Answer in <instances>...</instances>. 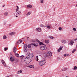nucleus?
<instances>
[{
	"instance_id": "obj_10",
	"label": "nucleus",
	"mask_w": 77,
	"mask_h": 77,
	"mask_svg": "<svg viewBox=\"0 0 77 77\" xmlns=\"http://www.w3.org/2000/svg\"><path fill=\"white\" fill-rule=\"evenodd\" d=\"M74 43V42L73 40H71L70 41L69 44L70 45H72Z\"/></svg>"
},
{
	"instance_id": "obj_36",
	"label": "nucleus",
	"mask_w": 77,
	"mask_h": 77,
	"mask_svg": "<svg viewBox=\"0 0 77 77\" xmlns=\"http://www.w3.org/2000/svg\"><path fill=\"white\" fill-rule=\"evenodd\" d=\"M59 30H62V27H60L59 28Z\"/></svg>"
},
{
	"instance_id": "obj_15",
	"label": "nucleus",
	"mask_w": 77,
	"mask_h": 77,
	"mask_svg": "<svg viewBox=\"0 0 77 77\" xmlns=\"http://www.w3.org/2000/svg\"><path fill=\"white\" fill-rule=\"evenodd\" d=\"M2 62L3 65L4 66H5V65H6V63H5V61H4L3 60H2Z\"/></svg>"
},
{
	"instance_id": "obj_28",
	"label": "nucleus",
	"mask_w": 77,
	"mask_h": 77,
	"mask_svg": "<svg viewBox=\"0 0 77 77\" xmlns=\"http://www.w3.org/2000/svg\"><path fill=\"white\" fill-rule=\"evenodd\" d=\"M8 47H5L4 48V51H6V50H8Z\"/></svg>"
},
{
	"instance_id": "obj_13",
	"label": "nucleus",
	"mask_w": 77,
	"mask_h": 77,
	"mask_svg": "<svg viewBox=\"0 0 77 77\" xmlns=\"http://www.w3.org/2000/svg\"><path fill=\"white\" fill-rule=\"evenodd\" d=\"M14 53H16L17 51V48H14L13 49V50Z\"/></svg>"
},
{
	"instance_id": "obj_8",
	"label": "nucleus",
	"mask_w": 77,
	"mask_h": 77,
	"mask_svg": "<svg viewBox=\"0 0 77 77\" xmlns=\"http://www.w3.org/2000/svg\"><path fill=\"white\" fill-rule=\"evenodd\" d=\"M16 14L17 15H19L21 14V11H16Z\"/></svg>"
},
{
	"instance_id": "obj_1",
	"label": "nucleus",
	"mask_w": 77,
	"mask_h": 77,
	"mask_svg": "<svg viewBox=\"0 0 77 77\" xmlns=\"http://www.w3.org/2000/svg\"><path fill=\"white\" fill-rule=\"evenodd\" d=\"M33 57V54L32 53H30L28 54L25 59V62L27 64H28L30 63V62L32 61V58Z\"/></svg>"
},
{
	"instance_id": "obj_43",
	"label": "nucleus",
	"mask_w": 77,
	"mask_h": 77,
	"mask_svg": "<svg viewBox=\"0 0 77 77\" xmlns=\"http://www.w3.org/2000/svg\"><path fill=\"white\" fill-rule=\"evenodd\" d=\"M44 27H47V25H46Z\"/></svg>"
},
{
	"instance_id": "obj_48",
	"label": "nucleus",
	"mask_w": 77,
	"mask_h": 77,
	"mask_svg": "<svg viewBox=\"0 0 77 77\" xmlns=\"http://www.w3.org/2000/svg\"><path fill=\"white\" fill-rule=\"evenodd\" d=\"M77 45L76 46V48H77Z\"/></svg>"
},
{
	"instance_id": "obj_31",
	"label": "nucleus",
	"mask_w": 77,
	"mask_h": 77,
	"mask_svg": "<svg viewBox=\"0 0 77 77\" xmlns=\"http://www.w3.org/2000/svg\"><path fill=\"white\" fill-rule=\"evenodd\" d=\"M66 68H64L62 70V71H66Z\"/></svg>"
},
{
	"instance_id": "obj_21",
	"label": "nucleus",
	"mask_w": 77,
	"mask_h": 77,
	"mask_svg": "<svg viewBox=\"0 0 77 77\" xmlns=\"http://www.w3.org/2000/svg\"><path fill=\"white\" fill-rule=\"evenodd\" d=\"M29 68H34V66L33 65H31L29 66Z\"/></svg>"
},
{
	"instance_id": "obj_14",
	"label": "nucleus",
	"mask_w": 77,
	"mask_h": 77,
	"mask_svg": "<svg viewBox=\"0 0 77 77\" xmlns=\"http://www.w3.org/2000/svg\"><path fill=\"white\" fill-rule=\"evenodd\" d=\"M23 72V70H20L18 71L17 72V74H20V73H21Z\"/></svg>"
},
{
	"instance_id": "obj_50",
	"label": "nucleus",
	"mask_w": 77,
	"mask_h": 77,
	"mask_svg": "<svg viewBox=\"0 0 77 77\" xmlns=\"http://www.w3.org/2000/svg\"><path fill=\"white\" fill-rule=\"evenodd\" d=\"M27 38L28 39V38H29V37H27Z\"/></svg>"
},
{
	"instance_id": "obj_16",
	"label": "nucleus",
	"mask_w": 77,
	"mask_h": 77,
	"mask_svg": "<svg viewBox=\"0 0 77 77\" xmlns=\"http://www.w3.org/2000/svg\"><path fill=\"white\" fill-rule=\"evenodd\" d=\"M61 42L63 43V44H65L66 42V40H63L61 41Z\"/></svg>"
},
{
	"instance_id": "obj_32",
	"label": "nucleus",
	"mask_w": 77,
	"mask_h": 77,
	"mask_svg": "<svg viewBox=\"0 0 77 77\" xmlns=\"http://www.w3.org/2000/svg\"><path fill=\"white\" fill-rule=\"evenodd\" d=\"M49 38H51V39H52L54 38V37L52 36H50Z\"/></svg>"
},
{
	"instance_id": "obj_34",
	"label": "nucleus",
	"mask_w": 77,
	"mask_h": 77,
	"mask_svg": "<svg viewBox=\"0 0 77 77\" xmlns=\"http://www.w3.org/2000/svg\"><path fill=\"white\" fill-rule=\"evenodd\" d=\"M23 57H24V56L23 55L20 57V59H23Z\"/></svg>"
},
{
	"instance_id": "obj_27",
	"label": "nucleus",
	"mask_w": 77,
	"mask_h": 77,
	"mask_svg": "<svg viewBox=\"0 0 77 77\" xmlns=\"http://www.w3.org/2000/svg\"><path fill=\"white\" fill-rule=\"evenodd\" d=\"M32 45H34V46H35V47L37 46V45H36V44L35 43H32Z\"/></svg>"
},
{
	"instance_id": "obj_5",
	"label": "nucleus",
	"mask_w": 77,
	"mask_h": 77,
	"mask_svg": "<svg viewBox=\"0 0 77 77\" xmlns=\"http://www.w3.org/2000/svg\"><path fill=\"white\" fill-rule=\"evenodd\" d=\"M47 55L48 56L51 57L52 56V53L50 51H48L47 52Z\"/></svg>"
},
{
	"instance_id": "obj_4",
	"label": "nucleus",
	"mask_w": 77,
	"mask_h": 77,
	"mask_svg": "<svg viewBox=\"0 0 77 77\" xmlns=\"http://www.w3.org/2000/svg\"><path fill=\"white\" fill-rule=\"evenodd\" d=\"M47 49V47L45 46H42L40 47V49L43 51L44 50H46Z\"/></svg>"
},
{
	"instance_id": "obj_24",
	"label": "nucleus",
	"mask_w": 77,
	"mask_h": 77,
	"mask_svg": "<svg viewBox=\"0 0 77 77\" xmlns=\"http://www.w3.org/2000/svg\"><path fill=\"white\" fill-rule=\"evenodd\" d=\"M7 38V37H6V36L5 35L3 36V39H5Z\"/></svg>"
},
{
	"instance_id": "obj_40",
	"label": "nucleus",
	"mask_w": 77,
	"mask_h": 77,
	"mask_svg": "<svg viewBox=\"0 0 77 77\" xmlns=\"http://www.w3.org/2000/svg\"><path fill=\"white\" fill-rule=\"evenodd\" d=\"M73 30H74V31H76V29L75 28H73Z\"/></svg>"
},
{
	"instance_id": "obj_12",
	"label": "nucleus",
	"mask_w": 77,
	"mask_h": 77,
	"mask_svg": "<svg viewBox=\"0 0 77 77\" xmlns=\"http://www.w3.org/2000/svg\"><path fill=\"white\" fill-rule=\"evenodd\" d=\"M32 7V6L30 5H27V9H29V8H31Z\"/></svg>"
},
{
	"instance_id": "obj_47",
	"label": "nucleus",
	"mask_w": 77,
	"mask_h": 77,
	"mask_svg": "<svg viewBox=\"0 0 77 77\" xmlns=\"http://www.w3.org/2000/svg\"><path fill=\"white\" fill-rule=\"evenodd\" d=\"M16 17H18V16H16Z\"/></svg>"
},
{
	"instance_id": "obj_44",
	"label": "nucleus",
	"mask_w": 77,
	"mask_h": 77,
	"mask_svg": "<svg viewBox=\"0 0 77 77\" xmlns=\"http://www.w3.org/2000/svg\"><path fill=\"white\" fill-rule=\"evenodd\" d=\"M6 24V22H5L4 23V24H5H5Z\"/></svg>"
},
{
	"instance_id": "obj_3",
	"label": "nucleus",
	"mask_w": 77,
	"mask_h": 77,
	"mask_svg": "<svg viewBox=\"0 0 77 77\" xmlns=\"http://www.w3.org/2000/svg\"><path fill=\"white\" fill-rule=\"evenodd\" d=\"M32 42H39L40 45H43V43L41 42H40V41H39L38 39L35 40V39H32Z\"/></svg>"
},
{
	"instance_id": "obj_23",
	"label": "nucleus",
	"mask_w": 77,
	"mask_h": 77,
	"mask_svg": "<svg viewBox=\"0 0 77 77\" xmlns=\"http://www.w3.org/2000/svg\"><path fill=\"white\" fill-rule=\"evenodd\" d=\"M35 60L36 61H38V60H39V59H38V56H37L36 57Z\"/></svg>"
},
{
	"instance_id": "obj_33",
	"label": "nucleus",
	"mask_w": 77,
	"mask_h": 77,
	"mask_svg": "<svg viewBox=\"0 0 77 77\" xmlns=\"http://www.w3.org/2000/svg\"><path fill=\"white\" fill-rule=\"evenodd\" d=\"M31 45L30 44L29 45H28V48H31Z\"/></svg>"
},
{
	"instance_id": "obj_11",
	"label": "nucleus",
	"mask_w": 77,
	"mask_h": 77,
	"mask_svg": "<svg viewBox=\"0 0 77 77\" xmlns=\"http://www.w3.org/2000/svg\"><path fill=\"white\" fill-rule=\"evenodd\" d=\"M15 33H16L15 32H13L10 33H9V35H10L12 36V35H15Z\"/></svg>"
},
{
	"instance_id": "obj_30",
	"label": "nucleus",
	"mask_w": 77,
	"mask_h": 77,
	"mask_svg": "<svg viewBox=\"0 0 77 77\" xmlns=\"http://www.w3.org/2000/svg\"><path fill=\"white\" fill-rule=\"evenodd\" d=\"M15 55L17 57H19L20 55H19V54H17V53H16L15 54Z\"/></svg>"
},
{
	"instance_id": "obj_45",
	"label": "nucleus",
	"mask_w": 77,
	"mask_h": 77,
	"mask_svg": "<svg viewBox=\"0 0 77 77\" xmlns=\"http://www.w3.org/2000/svg\"><path fill=\"white\" fill-rule=\"evenodd\" d=\"M3 7H4L5 6V5H3V6H2Z\"/></svg>"
},
{
	"instance_id": "obj_42",
	"label": "nucleus",
	"mask_w": 77,
	"mask_h": 77,
	"mask_svg": "<svg viewBox=\"0 0 77 77\" xmlns=\"http://www.w3.org/2000/svg\"><path fill=\"white\" fill-rule=\"evenodd\" d=\"M73 41H77V38L74 39L72 40Z\"/></svg>"
},
{
	"instance_id": "obj_19",
	"label": "nucleus",
	"mask_w": 77,
	"mask_h": 77,
	"mask_svg": "<svg viewBox=\"0 0 77 77\" xmlns=\"http://www.w3.org/2000/svg\"><path fill=\"white\" fill-rule=\"evenodd\" d=\"M69 56V54H65L64 56V57H66V56Z\"/></svg>"
},
{
	"instance_id": "obj_38",
	"label": "nucleus",
	"mask_w": 77,
	"mask_h": 77,
	"mask_svg": "<svg viewBox=\"0 0 77 77\" xmlns=\"http://www.w3.org/2000/svg\"><path fill=\"white\" fill-rule=\"evenodd\" d=\"M40 26L42 27H44V25L42 24L40 25Z\"/></svg>"
},
{
	"instance_id": "obj_9",
	"label": "nucleus",
	"mask_w": 77,
	"mask_h": 77,
	"mask_svg": "<svg viewBox=\"0 0 77 77\" xmlns=\"http://www.w3.org/2000/svg\"><path fill=\"white\" fill-rule=\"evenodd\" d=\"M47 29H51V28L52 27V26H51V25L50 24H49L47 26Z\"/></svg>"
},
{
	"instance_id": "obj_37",
	"label": "nucleus",
	"mask_w": 77,
	"mask_h": 77,
	"mask_svg": "<svg viewBox=\"0 0 77 77\" xmlns=\"http://www.w3.org/2000/svg\"><path fill=\"white\" fill-rule=\"evenodd\" d=\"M75 51V49H74L72 51V53H73Z\"/></svg>"
},
{
	"instance_id": "obj_49",
	"label": "nucleus",
	"mask_w": 77,
	"mask_h": 77,
	"mask_svg": "<svg viewBox=\"0 0 77 77\" xmlns=\"http://www.w3.org/2000/svg\"><path fill=\"white\" fill-rule=\"evenodd\" d=\"M9 26H11V24H9Z\"/></svg>"
},
{
	"instance_id": "obj_25",
	"label": "nucleus",
	"mask_w": 77,
	"mask_h": 77,
	"mask_svg": "<svg viewBox=\"0 0 77 77\" xmlns=\"http://www.w3.org/2000/svg\"><path fill=\"white\" fill-rule=\"evenodd\" d=\"M32 12H28L27 14H26V15H30L31 14Z\"/></svg>"
},
{
	"instance_id": "obj_17",
	"label": "nucleus",
	"mask_w": 77,
	"mask_h": 77,
	"mask_svg": "<svg viewBox=\"0 0 77 77\" xmlns=\"http://www.w3.org/2000/svg\"><path fill=\"white\" fill-rule=\"evenodd\" d=\"M36 29L38 31V32H41V29L40 28H36Z\"/></svg>"
},
{
	"instance_id": "obj_6",
	"label": "nucleus",
	"mask_w": 77,
	"mask_h": 77,
	"mask_svg": "<svg viewBox=\"0 0 77 77\" xmlns=\"http://www.w3.org/2000/svg\"><path fill=\"white\" fill-rule=\"evenodd\" d=\"M24 51L25 52L27 51V45H24Z\"/></svg>"
},
{
	"instance_id": "obj_18",
	"label": "nucleus",
	"mask_w": 77,
	"mask_h": 77,
	"mask_svg": "<svg viewBox=\"0 0 77 77\" xmlns=\"http://www.w3.org/2000/svg\"><path fill=\"white\" fill-rule=\"evenodd\" d=\"M45 42L46 44H48V43L49 42V40H46L45 41Z\"/></svg>"
},
{
	"instance_id": "obj_41",
	"label": "nucleus",
	"mask_w": 77,
	"mask_h": 77,
	"mask_svg": "<svg viewBox=\"0 0 77 77\" xmlns=\"http://www.w3.org/2000/svg\"><path fill=\"white\" fill-rule=\"evenodd\" d=\"M44 0H41V2L42 3H43V2Z\"/></svg>"
},
{
	"instance_id": "obj_26",
	"label": "nucleus",
	"mask_w": 77,
	"mask_h": 77,
	"mask_svg": "<svg viewBox=\"0 0 77 77\" xmlns=\"http://www.w3.org/2000/svg\"><path fill=\"white\" fill-rule=\"evenodd\" d=\"M17 9L16 10V12H17V11H18V9H19V7H18V6H17Z\"/></svg>"
},
{
	"instance_id": "obj_35",
	"label": "nucleus",
	"mask_w": 77,
	"mask_h": 77,
	"mask_svg": "<svg viewBox=\"0 0 77 77\" xmlns=\"http://www.w3.org/2000/svg\"><path fill=\"white\" fill-rule=\"evenodd\" d=\"M77 67L76 66H75L73 68L74 69H75V70L77 69Z\"/></svg>"
},
{
	"instance_id": "obj_39",
	"label": "nucleus",
	"mask_w": 77,
	"mask_h": 77,
	"mask_svg": "<svg viewBox=\"0 0 77 77\" xmlns=\"http://www.w3.org/2000/svg\"><path fill=\"white\" fill-rule=\"evenodd\" d=\"M19 60L18 59H16V61L17 62H18Z\"/></svg>"
},
{
	"instance_id": "obj_29",
	"label": "nucleus",
	"mask_w": 77,
	"mask_h": 77,
	"mask_svg": "<svg viewBox=\"0 0 77 77\" xmlns=\"http://www.w3.org/2000/svg\"><path fill=\"white\" fill-rule=\"evenodd\" d=\"M21 42H22V41L21 40L18 41L17 42V43H18L19 44H20V43H21Z\"/></svg>"
},
{
	"instance_id": "obj_46",
	"label": "nucleus",
	"mask_w": 77,
	"mask_h": 77,
	"mask_svg": "<svg viewBox=\"0 0 77 77\" xmlns=\"http://www.w3.org/2000/svg\"><path fill=\"white\" fill-rule=\"evenodd\" d=\"M65 77H69V76H66Z\"/></svg>"
},
{
	"instance_id": "obj_20",
	"label": "nucleus",
	"mask_w": 77,
	"mask_h": 77,
	"mask_svg": "<svg viewBox=\"0 0 77 77\" xmlns=\"http://www.w3.org/2000/svg\"><path fill=\"white\" fill-rule=\"evenodd\" d=\"M10 60L11 62H13L14 60V58L13 57H11L10 58Z\"/></svg>"
},
{
	"instance_id": "obj_7",
	"label": "nucleus",
	"mask_w": 77,
	"mask_h": 77,
	"mask_svg": "<svg viewBox=\"0 0 77 77\" xmlns=\"http://www.w3.org/2000/svg\"><path fill=\"white\" fill-rule=\"evenodd\" d=\"M63 46H61L60 47L59 49L57 51L58 53H59L60 51V50H62V48H63Z\"/></svg>"
},
{
	"instance_id": "obj_22",
	"label": "nucleus",
	"mask_w": 77,
	"mask_h": 77,
	"mask_svg": "<svg viewBox=\"0 0 77 77\" xmlns=\"http://www.w3.org/2000/svg\"><path fill=\"white\" fill-rule=\"evenodd\" d=\"M8 15V12H5L4 13V15L5 16H7Z\"/></svg>"
},
{
	"instance_id": "obj_2",
	"label": "nucleus",
	"mask_w": 77,
	"mask_h": 77,
	"mask_svg": "<svg viewBox=\"0 0 77 77\" xmlns=\"http://www.w3.org/2000/svg\"><path fill=\"white\" fill-rule=\"evenodd\" d=\"M45 63V60H43L42 61H41L38 62V64L40 66H43L44 65Z\"/></svg>"
}]
</instances>
